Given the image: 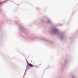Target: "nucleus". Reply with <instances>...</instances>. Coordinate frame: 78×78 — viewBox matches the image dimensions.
<instances>
[{
	"instance_id": "obj_2",
	"label": "nucleus",
	"mask_w": 78,
	"mask_h": 78,
	"mask_svg": "<svg viewBox=\"0 0 78 78\" xmlns=\"http://www.w3.org/2000/svg\"><path fill=\"white\" fill-rule=\"evenodd\" d=\"M7 1H8L7 0H6V1H4V2H1V3H0V4H1V3H5V2H7Z\"/></svg>"
},
{
	"instance_id": "obj_1",
	"label": "nucleus",
	"mask_w": 78,
	"mask_h": 78,
	"mask_svg": "<svg viewBox=\"0 0 78 78\" xmlns=\"http://www.w3.org/2000/svg\"><path fill=\"white\" fill-rule=\"evenodd\" d=\"M28 66H29L30 67H33V65L30 63H28Z\"/></svg>"
},
{
	"instance_id": "obj_3",
	"label": "nucleus",
	"mask_w": 78,
	"mask_h": 78,
	"mask_svg": "<svg viewBox=\"0 0 78 78\" xmlns=\"http://www.w3.org/2000/svg\"><path fill=\"white\" fill-rule=\"evenodd\" d=\"M26 61H27V62H28V61H27V60H26Z\"/></svg>"
}]
</instances>
